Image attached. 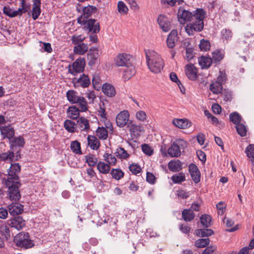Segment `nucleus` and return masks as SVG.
<instances>
[{
    "label": "nucleus",
    "instance_id": "obj_1",
    "mask_svg": "<svg viewBox=\"0 0 254 254\" xmlns=\"http://www.w3.org/2000/svg\"><path fill=\"white\" fill-rule=\"evenodd\" d=\"M147 65L152 72L158 73L161 72L164 66L163 60L156 52L149 51L146 53Z\"/></svg>",
    "mask_w": 254,
    "mask_h": 254
},
{
    "label": "nucleus",
    "instance_id": "obj_2",
    "mask_svg": "<svg viewBox=\"0 0 254 254\" xmlns=\"http://www.w3.org/2000/svg\"><path fill=\"white\" fill-rule=\"evenodd\" d=\"M14 242L17 247L23 250L32 248L35 246L34 241L30 239L29 234L25 232H21L17 234L14 237Z\"/></svg>",
    "mask_w": 254,
    "mask_h": 254
},
{
    "label": "nucleus",
    "instance_id": "obj_3",
    "mask_svg": "<svg viewBox=\"0 0 254 254\" xmlns=\"http://www.w3.org/2000/svg\"><path fill=\"white\" fill-rule=\"evenodd\" d=\"M4 182L6 187L8 189L7 190V195L9 199L12 202H17L21 197V194L19 190V187L21 184L19 182H15L10 181H2Z\"/></svg>",
    "mask_w": 254,
    "mask_h": 254
},
{
    "label": "nucleus",
    "instance_id": "obj_4",
    "mask_svg": "<svg viewBox=\"0 0 254 254\" xmlns=\"http://www.w3.org/2000/svg\"><path fill=\"white\" fill-rule=\"evenodd\" d=\"M188 142L183 139H177L167 150L168 154L171 157H178L181 154V150L187 147Z\"/></svg>",
    "mask_w": 254,
    "mask_h": 254
},
{
    "label": "nucleus",
    "instance_id": "obj_5",
    "mask_svg": "<svg viewBox=\"0 0 254 254\" xmlns=\"http://www.w3.org/2000/svg\"><path fill=\"white\" fill-rule=\"evenodd\" d=\"M82 17L77 18V22L80 24L84 25L85 30H87L91 34H97L100 30L99 22L95 19L90 18L87 20L81 19Z\"/></svg>",
    "mask_w": 254,
    "mask_h": 254
},
{
    "label": "nucleus",
    "instance_id": "obj_6",
    "mask_svg": "<svg viewBox=\"0 0 254 254\" xmlns=\"http://www.w3.org/2000/svg\"><path fill=\"white\" fill-rule=\"evenodd\" d=\"M20 166L18 163L11 164L10 167L8 171L7 177L6 179L4 178V181H10L15 182H19V177L18 176V173L20 171Z\"/></svg>",
    "mask_w": 254,
    "mask_h": 254
},
{
    "label": "nucleus",
    "instance_id": "obj_7",
    "mask_svg": "<svg viewBox=\"0 0 254 254\" xmlns=\"http://www.w3.org/2000/svg\"><path fill=\"white\" fill-rule=\"evenodd\" d=\"M131 56L125 53L119 54L115 59V64L117 66L127 67L133 65L131 60Z\"/></svg>",
    "mask_w": 254,
    "mask_h": 254
},
{
    "label": "nucleus",
    "instance_id": "obj_8",
    "mask_svg": "<svg viewBox=\"0 0 254 254\" xmlns=\"http://www.w3.org/2000/svg\"><path fill=\"white\" fill-rule=\"evenodd\" d=\"M204 27V22H200V20H195L191 23L187 25L185 27L186 32L189 35H193L195 32L201 31Z\"/></svg>",
    "mask_w": 254,
    "mask_h": 254
},
{
    "label": "nucleus",
    "instance_id": "obj_9",
    "mask_svg": "<svg viewBox=\"0 0 254 254\" xmlns=\"http://www.w3.org/2000/svg\"><path fill=\"white\" fill-rule=\"evenodd\" d=\"M85 64L84 59L79 58L72 64L71 66L69 65V72L72 74L82 72L84 70Z\"/></svg>",
    "mask_w": 254,
    "mask_h": 254
},
{
    "label": "nucleus",
    "instance_id": "obj_10",
    "mask_svg": "<svg viewBox=\"0 0 254 254\" xmlns=\"http://www.w3.org/2000/svg\"><path fill=\"white\" fill-rule=\"evenodd\" d=\"M178 18L181 24H184L192 19V13L180 7L178 9Z\"/></svg>",
    "mask_w": 254,
    "mask_h": 254
},
{
    "label": "nucleus",
    "instance_id": "obj_11",
    "mask_svg": "<svg viewBox=\"0 0 254 254\" xmlns=\"http://www.w3.org/2000/svg\"><path fill=\"white\" fill-rule=\"evenodd\" d=\"M99 55V50L98 48H91L87 55L88 65L91 66L94 65L97 62Z\"/></svg>",
    "mask_w": 254,
    "mask_h": 254
},
{
    "label": "nucleus",
    "instance_id": "obj_12",
    "mask_svg": "<svg viewBox=\"0 0 254 254\" xmlns=\"http://www.w3.org/2000/svg\"><path fill=\"white\" fill-rule=\"evenodd\" d=\"M129 113L127 111H123L119 113L116 117V123L118 127H125L129 120Z\"/></svg>",
    "mask_w": 254,
    "mask_h": 254
},
{
    "label": "nucleus",
    "instance_id": "obj_13",
    "mask_svg": "<svg viewBox=\"0 0 254 254\" xmlns=\"http://www.w3.org/2000/svg\"><path fill=\"white\" fill-rule=\"evenodd\" d=\"M7 223L9 227L14 228L18 231L21 230L25 225V221L20 216L15 217L9 220Z\"/></svg>",
    "mask_w": 254,
    "mask_h": 254
},
{
    "label": "nucleus",
    "instance_id": "obj_14",
    "mask_svg": "<svg viewBox=\"0 0 254 254\" xmlns=\"http://www.w3.org/2000/svg\"><path fill=\"white\" fill-rule=\"evenodd\" d=\"M25 143V140L23 136H13L10 141V149L12 150V152H14V151L16 150L17 148L23 147Z\"/></svg>",
    "mask_w": 254,
    "mask_h": 254
},
{
    "label": "nucleus",
    "instance_id": "obj_15",
    "mask_svg": "<svg viewBox=\"0 0 254 254\" xmlns=\"http://www.w3.org/2000/svg\"><path fill=\"white\" fill-rule=\"evenodd\" d=\"M157 21L160 27L164 32H168L171 29V23L165 15L160 14L158 17Z\"/></svg>",
    "mask_w": 254,
    "mask_h": 254
},
{
    "label": "nucleus",
    "instance_id": "obj_16",
    "mask_svg": "<svg viewBox=\"0 0 254 254\" xmlns=\"http://www.w3.org/2000/svg\"><path fill=\"white\" fill-rule=\"evenodd\" d=\"M189 170L193 181L197 184L200 181V172L197 166L193 163H191L189 166Z\"/></svg>",
    "mask_w": 254,
    "mask_h": 254
},
{
    "label": "nucleus",
    "instance_id": "obj_17",
    "mask_svg": "<svg viewBox=\"0 0 254 254\" xmlns=\"http://www.w3.org/2000/svg\"><path fill=\"white\" fill-rule=\"evenodd\" d=\"M20 157L19 151H16L15 155H14L13 152L10 151L0 154V160L1 161H8L11 162L18 160Z\"/></svg>",
    "mask_w": 254,
    "mask_h": 254
},
{
    "label": "nucleus",
    "instance_id": "obj_18",
    "mask_svg": "<svg viewBox=\"0 0 254 254\" xmlns=\"http://www.w3.org/2000/svg\"><path fill=\"white\" fill-rule=\"evenodd\" d=\"M0 131L3 139L10 140L14 135V129L11 125L0 126Z\"/></svg>",
    "mask_w": 254,
    "mask_h": 254
},
{
    "label": "nucleus",
    "instance_id": "obj_19",
    "mask_svg": "<svg viewBox=\"0 0 254 254\" xmlns=\"http://www.w3.org/2000/svg\"><path fill=\"white\" fill-rule=\"evenodd\" d=\"M117 220H114L113 218L108 219L107 221L106 219L104 220V223L106 225L105 228L111 235L115 233L117 230Z\"/></svg>",
    "mask_w": 254,
    "mask_h": 254
},
{
    "label": "nucleus",
    "instance_id": "obj_20",
    "mask_svg": "<svg viewBox=\"0 0 254 254\" xmlns=\"http://www.w3.org/2000/svg\"><path fill=\"white\" fill-rule=\"evenodd\" d=\"M76 127L81 131L88 132L90 129L88 120L83 117L79 118L77 121Z\"/></svg>",
    "mask_w": 254,
    "mask_h": 254
},
{
    "label": "nucleus",
    "instance_id": "obj_21",
    "mask_svg": "<svg viewBox=\"0 0 254 254\" xmlns=\"http://www.w3.org/2000/svg\"><path fill=\"white\" fill-rule=\"evenodd\" d=\"M8 211L13 216L21 214L23 211V206L17 202H13L8 206Z\"/></svg>",
    "mask_w": 254,
    "mask_h": 254
},
{
    "label": "nucleus",
    "instance_id": "obj_22",
    "mask_svg": "<svg viewBox=\"0 0 254 254\" xmlns=\"http://www.w3.org/2000/svg\"><path fill=\"white\" fill-rule=\"evenodd\" d=\"M178 41V32L177 30L173 29L168 36L167 39V45L168 48L170 49L173 48L176 45V42Z\"/></svg>",
    "mask_w": 254,
    "mask_h": 254
},
{
    "label": "nucleus",
    "instance_id": "obj_23",
    "mask_svg": "<svg viewBox=\"0 0 254 254\" xmlns=\"http://www.w3.org/2000/svg\"><path fill=\"white\" fill-rule=\"evenodd\" d=\"M197 68L192 64H187L185 66V73L190 79H194L197 77Z\"/></svg>",
    "mask_w": 254,
    "mask_h": 254
},
{
    "label": "nucleus",
    "instance_id": "obj_24",
    "mask_svg": "<svg viewBox=\"0 0 254 254\" xmlns=\"http://www.w3.org/2000/svg\"><path fill=\"white\" fill-rule=\"evenodd\" d=\"M87 145L91 149L97 150L100 146L99 139L94 135H88L87 137Z\"/></svg>",
    "mask_w": 254,
    "mask_h": 254
},
{
    "label": "nucleus",
    "instance_id": "obj_25",
    "mask_svg": "<svg viewBox=\"0 0 254 254\" xmlns=\"http://www.w3.org/2000/svg\"><path fill=\"white\" fill-rule=\"evenodd\" d=\"M97 8L96 6L92 5H88L84 7L83 9V13L79 17H82L81 19L87 20L89 17L91 16L92 14L95 13L97 11Z\"/></svg>",
    "mask_w": 254,
    "mask_h": 254
},
{
    "label": "nucleus",
    "instance_id": "obj_26",
    "mask_svg": "<svg viewBox=\"0 0 254 254\" xmlns=\"http://www.w3.org/2000/svg\"><path fill=\"white\" fill-rule=\"evenodd\" d=\"M173 124L176 127L183 129L189 128L191 126V122L187 119H175L173 121Z\"/></svg>",
    "mask_w": 254,
    "mask_h": 254
},
{
    "label": "nucleus",
    "instance_id": "obj_27",
    "mask_svg": "<svg viewBox=\"0 0 254 254\" xmlns=\"http://www.w3.org/2000/svg\"><path fill=\"white\" fill-rule=\"evenodd\" d=\"M9 226L4 221L0 220V233L6 240L10 238V231Z\"/></svg>",
    "mask_w": 254,
    "mask_h": 254
},
{
    "label": "nucleus",
    "instance_id": "obj_28",
    "mask_svg": "<svg viewBox=\"0 0 254 254\" xmlns=\"http://www.w3.org/2000/svg\"><path fill=\"white\" fill-rule=\"evenodd\" d=\"M80 112L81 111L75 106H70L66 111L67 116L72 120H77L80 118Z\"/></svg>",
    "mask_w": 254,
    "mask_h": 254
},
{
    "label": "nucleus",
    "instance_id": "obj_29",
    "mask_svg": "<svg viewBox=\"0 0 254 254\" xmlns=\"http://www.w3.org/2000/svg\"><path fill=\"white\" fill-rule=\"evenodd\" d=\"M198 63L202 69H207L211 65L212 59L210 57L202 56L198 58Z\"/></svg>",
    "mask_w": 254,
    "mask_h": 254
},
{
    "label": "nucleus",
    "instance_id": "obj_30",
    "mask_svg": "<svg viewBox=\"0 0 254 254\" xmlns=\"http://www.w3.org/2000/svg\"><path fill=\"white\" fill-rule=\"evenodd\" d=\"M102 91L107 96L112 97L116 95V90L114 87L109 83H104L102 85Z\"/></svg>",
    "mask_w": 254,
    "mask_h": 254
},
{
    "label": "nucleus",
    "instance_id": "obj_31",
    "mask_svg": "<svg viewBox=\"0 0 254 254\" xmlns=\"http://www.w3.org/2000/svg\"><path fill=\"white\" fill-rule=\"evenodd\" d=\"M206 17V11L203 8H196L192 13V17L197 21L203 22L204 19Z\"/></svg>",
    "mask_w": 254,
    "mask_h": 254
},
{
    "label": "nucleus",
    "instance_id": "obj_32",
    "mask_svg": "<svg viewBox=\"0 0 254 254\" xmlns=\"http://www.w3.org/2000/svg\"><path fill=\"white\" fill-rule=\"evenodd\" d=\"M136 70L133 65L126 67L124 69L123 77L125 79H130L135 74Z\"/></svg>",
    "mask_w": 254,
    "mask_h": 254
},
{
    "label": "nucleus",
    "instance_id": "obj_33",
    "mask_svg": "<svg viewBox=\"0 0 254 254\" xmlns=\"http://www.w3.org/2000/svg\"><path fill=\"white\" fill-rule=\"evenodd\" d=\"M182 218L186 222H190L194 219L195 214L191 209H185L182 211Z\"/></svg>",
    "mask_w": 254,
    "mask_h": 254
},
{
    "label": "nucleus",
    "instance_id": "obj_34",
    "mask_svg": "<svg viewBox=\"0 0 254 254\" xmlns=\"http://www.w3.org/2000/svg\"><path fill=\"white\" fill-rule=\"evenodd\" d=\"M129 131L132 136L137 138L140 135V132L142 130V127L134 124L128 125Z\"/></svg>",
    "mask_w": 254,
    "mask_h": 254
},
{
    "label": "nucleus",
    "instance_id": "obj_35",
    "mask_svg": "<svg viewBox=\"0 0 254 254\" xmlns=\"http://www.w3.org/2000/svg\"><path fill=\"white\" fill-rule=\"evenodd\" d=\"M221 80H215V81L210 85V90L214 94H218L222 91L223 86Z\"/></svg>",
    "mask_w": 254,
    "mask_h": 254
},
{
    "label": "nucleus",
    "instance_id": "obj_36",
    "mask_svg": "<svg viewBox=\"0 0 254 254\" xmlns=\"http://www.w3.org/2000/svg\"><path fill=\"white\" fill-rule=\"evenodd\" d=\"M168 168L172 172H179L182 169V162L179 160L174 161H170L168 164Z\"/></svg>",
    "mask_w": 254,
    "mask_h": 254
},
{
    "label": "nucleus",
    "instance_id": "obj_37",
    "mask_svg": "<svg viewBox=\"0 0 254 254\" xmlns=\"http://www.w3.org/2000/svg\"><path fill=\"white\" fill-rule=\"evenodd\" d=\"M97 168L99 173L103 174H107L111 171V167L109 165L102 161H99L98 163Z\"/></svg>",
    "mask_w": 254,
    "mask_h": 254
},
{
    "label": "nucleus",
    "instance_id": "obj_38",
    "mask_svg": "<svg viewBox=\"0 0 254 254\" xmlns=\"http://www.w3.org/2000/svg\"><path fill=\"white\" fill-rule=\"evenodd\" d=\"M110 173L112 178L117 181L122 179L125 175L124 172L120 168H113L111 170Z\"/></svg>",
    "mask_w": 254,
    "mask_h": 254
},
{
    "label": "nucleus",
    "instance_id": "obj_39",
    "mask_svg": "<svg viewBox=\"0 0 254 254\" xmlns=\"http://www.w3.org/2000/svg\"><path fill=\"white\" fill-rule=\"evenodd\" d=\"M64 127L69 132L73 133L76 131V124L69 120H66L64 122Z\"/></svg>",
    "mask_w": 254,
    "mask_h": 254
},
{
    "label": "nucleus",
    "instance_id": "obj_40",
    "mask_svg": "<svg viewBox=\"0 0 254 254\" xmlns=\"http://www.w3.org/2000/svg\"><path fill=\"white\" fill-rule=\"evenodd\" d=\"M75 104L78 105L79 110L81 112H86L88 110V104L86 99L83 97L80 96Z\"/></svg>",
    "mask_w": 254,
    "mask_h": 254
},
{
    "label": "nucleus",
    "instance_id": "obj_41",
    "mask_svg": "<svg viewBox=\"0 0 254 254\" xmlns=\"http://www.w3.org/2000/svg\"><path fill=\"white\" fill-rule=\"evenodd\" d=\"M195 234L199 237H205L214 234V231L211 229H199L195 230Z\"/></svg>",
    "mask_w": 254,
    "mask_h": 254
},
{
    "label": "nucleus",
    "instance_id": "obj_42",
    "mask_svg": "<svg viewBox=\"0 0 254 254\" xmlns=\"http://www.w3.org/2000/svg\"><path fill=\"white\" fill-rule=\"evenodd\" d=\"M67 100L71 104H75L80 96L77 95V93L73 90H68L66 92Z\"/></svg>",
    "mask_w": 254,
    "mask_h": 254
},
{
    "label": "nucleus",
    "instance_id": "obj_43",
    "mask_svg": "<svg viewBox=\"0 0 254 254\" xmlns=\"http://www.w3.org/2000/svg\"><path fill=\"white\" fill-rule=\"evenodd\" d=\"M104 160L109 164V166H114L117 163V158L116 157L110 153H105L103 155Z\"/></svg>",
    "mask_w": 254,
    "mask_h": 254
},
{
    "label": "nucleus",
    "instance_id": "obj_44",
    "mask_svg": "<svg viewBox=\"0 0 254 254\" xmlns=\"http://www.w3.org/2000/svg\"><path fill=\"white\" fill-rule=\"evenodd\" d=\"M96 135L102 140H105L108 138V133L106 128L104 127H98L96 131Z\"/></svg>",
    "mask_w": 254,
    "mask_h": 254
},
{
    "label": "nucleus",
    "instance_id": "obj_45",
    "mask_svg": "<svg viewBox=\"0 0 254 254\" xmlns=\"http://www.w3.org/2000/svg\"><path fill=\"white\" fill-rule=\"evenodd\" d=\"M211 217L207 214H203L200 217V221L202 225L205 228H208L211 226Z\"/></svg>",
    "mask_w": 254,
    "mask_h": 254
},
{
    "label": "nucleus",
    "instance_id": "obj_46",
    "mask_svg": "<svg viewBox=\"0 0 254 254\" xmlns=\"http://www.w3.org/2000/svg\"><path fill=\"white\" fill-rule=\"evenodd\" d=\"M115 154L118 158L123 159H127L129 156L127 151L122 147H119L116 149Z\"/></svg>",
    "mask_w": 254,
    "mask_h": 254
},
{
    "label": "nucleus",
    "instance_id": "obj_47",
    "mask_svg": "<svg viewBox=\"0 0 254 254\" xmlns=\"http://www.w3.org/2000/svg\"><path fill=\"white\" fill-rule=\"evenodd\" d=\"M88 47L87 45L84 43H80L74 47V52L75 53L83 55L88 50Z\"/></svg>",
    "mask_w": 254,
    "mask_h": 254
},
{
    "label": "nucleus",
    "instance_id": "obj_48",
    "mask_svg": "<svg viewBox=\"0 0 254 254\" xmlns=\"http://www.w3.org/2000/svg\"><path fill=\"white\" fill-rule=\"evenodd\" d=\"M223 58V55L219 50H216L212 53V61L215 64L219 63Z\"/></svg>",
    "mask_w": 254,
    "mask_h": 254
},
{
    "label": "nucleus",
    "instance_id": "obj_49",
    "mask_svg": "<svg viewBox=\"0 0 254 254\" xmlns=\"http://www.w3.org/2000/svg\"><path fill=\"white\" fill-rule=\"evenodd\" d=\"M85 162L90 167H94L98 164V159L93 155L89 154L85 156Z\"/></svg>",
    "mask_w": 254,
    "mask_h": 254
},
{
    "label": "nucleus",
    "instance_id": "obj_50",
    "mask_svg": "<svg viewBox=\"0 0 254 254\" xmlns=\"http://www.w3.org/2000/svg\"><path fill=\"white\" fill-rule=\"evenodd\" d=\"M185 174L181 172L173 175L171 177V180L175 184H181L185 181Z\"/></svg>",
    "mask_w": 254,
    "mask_h": 254
},
{
    "label": "nucleus",
    "instance_id": "obj_51",
    "mask_svg": "<svg viewBox=\"0 0 254 254\" xmlns=\"http://www.w3.org/2000/svg\"><path fill=\"white\" fill-rule=\"evenodd\" d=\"M236 128L237 133L242 137L247 135V129L246 126L242 123L236 125Z\"/></svg>",
    "mask_w": 254,
    "mask_h": 254
},
{
    "label": "nucleus",
    "instance_id": "obj_52",
    "mask_svg": "<svg viewBox=\"0 0 254 254\" xmlns=\"http://www.w3.org/2000/svg\"><path fill=\"white\" fill-rule=\"evenodd\" d=\"M105 102L107 103V101L105 100V101H102L100 102L99 104V109L98 111V115L100 116L103 120L107 119Z\"/></svg>",
    "mask_w": 254,
    "mask_h": 254
},
{
    "label": "nucleus",
    "instance_id": "obj_53",
    "mask_svg": "<svg viewBox=\"0 0 254 254\" xmlns=\"http://www.w3.org/2000/svg\"><path fill=\"white\" fill-rule=\"evenodd\" d=\"M70 149L73 153L76 154H81L80 143L79 142L75 140L72 141L70 143Z\"/></svg>",
    "mask_w": 254,
    "mask_h": 254
},
{
    "label": "nucleus",
    "instance_id": "obj_54",
    "mask_svg": "<svg viewBox=\"0 0 254 254\" xmlns=\"http://www.w3.org/2000/svg\"><path fill=\"white\" fill-rule=\"evenodd\" d=\"M211 44L210 42L204 39H202L200 40L199 48L201 51L206 52L210 50Z\"/></svg>",
    "mask_w": 254,
    "mask_h": 254
},
{
    "label": "nucleus",
    "instance_id": "obj_55",
    "mask_svg": "<svg viewBox=\"0 0 254 254\" xmlns=\"http://www.w3.org/2000/svg\"><path fill=\"white\" fill-rule=\"evenodd\" d=\"M229 118L230 121L236 125L240 123L242 120L240 115L236 112L231 113L229 116Z\"/></svg>",
    "mask_w": 254,
    "mask_h": 254
},
{
    "label": "nucleus",
    "instance_id": "obj_56",
    "mask_svg": "<svg viewBox=\"0 0 254 254\" xmlns=\"http://www.w3.org/2000/svg\"><path fill=\"white\" fill-rule=\"evenodd\" d=\"M210 243V239L208 238L204 239H199L195 242V246L197 248H205Z\"/></svg>",
    "mask_w": 254,
    "mask_h": 254
},
{
    "label": "nucleus",
    "instance_id": "obj_57",
    "mask_svg": "<svg viewBox=\"0 0 254 254\" xmlns=\"http://www.w3.org/2000/svg\"><path fill=\"white\" fill-rule=\"evenodd\" d=\"M21 3L22 7L19 8L17 10H14V13H13L14 17L17 15L21 16L23 13H25L28 10L25 6V0H21Z\"/></svg>",
    "mask_w": 254,
    "mask_h": 254
},
{
    "label": "nucleus",
    "instance_id": "obj_58",
    "mask_svg": "<svg viewBox=\"0 0 254 254\" xmlns=\"http://www.w3.org/2000/svg\"><path fill=\"white\" fill-rule=\"evenodd\" d=\"M72 82L75 87L81 86L83 88H86L90 84V80H72Z\"/></svg>",
    "mask_w": 254,
    "mask_h": 254
},
{
    "label": "nucleus",
    "instance_id": "obj_59",
    "mask_svg": "<svg viewBox=\"0 0 254 254\" xmlns=\"http://www.w3.org/2000/svg\"><path fill=\"white\" fill-rule=\"evenodd\" d=\"M245 152L248 157L254 158V144H249L247 147Z\"/></svg>",
    "mask_w": 254,
    "mask_h": 254
},
{
    "label": "nucleus",
    "instance_id": "obj_60",
    "mask_svg": "<svg viewBox=\"0 0 254 254\" xmlns=\"http://www.w3.org/2000/svg\"><path fill=\"white\" fill-rule=\"evenodd\" d=\"M129 171L134 175H137L141 171L140 166L136 164L132 163L129 166Z\"/></svg>",
    "mask_w": 254,
    "mask_h": 254
},
{
    "label": "nucleus",
    "instance_id": "obj_61",
    "mask_svg": "<svg viewBox=\"0 0 254 254\" xmlns=\"http://www.w3.org/2000/svg\"><path fill=\"white\" fill-rule=\"evenodd\" d=\"M118 11L120 13L127 14L128 8L125 3L122 1L118 2Z\"/></svg>",
    "mask_w": 254,
    "mask_h": 254
},
{
    "label": "nucleus",
    "instance_id": "obj_62",
    "mask_svg": "<svg viewBox=\"0 0 254 254\" xmlns=\"http://www.w3.org/2000/svg\"><path fill=\"white\" fill-rule=\"evenodd\" d=\"M41 10L40 7L33 6L32 11V17L33 20H36L39 16Z\"/></svg>",
    "mask_w": 254,
    "mask_h": 254
},
{
    "label": "nucleus",
    "instance_id": "obj_63",
    "mask_svg": "<svg viewBox=\"0 0 254 254\" xmlns=\"http://www.w3.org/2000/svg\"><path fill=\"white\" fill-rule=\"evenodd\" d=\"M142 152L145 154L150 156L153 154L152 149L147 144H143L141 145Z\"/></svg>",
    "mask_w": 254,
    "mask_h": 254
},
{
    "label": "nucleus",
    "instance_id": "obj_64",
    "mask_svg": "<svg viewBox=\"0 0 254 254\" xmlns=\"http://www.w3.org/2000/svg\"><path fill=\"white\" fill-rule=\"evenodd\" d=\"M85 39L82 35L73 36L71 38L72 43L74 45H78L80 44Z\"/></svg>",
    "mask_w": 254,
    "mask_h": 254
}]
</instances>
